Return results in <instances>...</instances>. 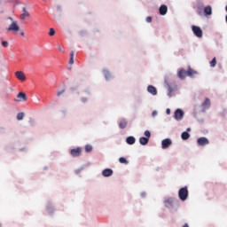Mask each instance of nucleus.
Instances as JSON below:
<instances>
[{
  "mask_svg": "<svg viewBox=\"0 0 227 227\" xmlns=\"http://www.w3.org/2000/svg\"><path fill=\"white\" fill-rule=\"evenodd\" d=\"M163 203L164 207L172 214L178 210V200L173 197L165 198Z\"/></svg>",
  "mask_w": 227,
  "mask_h": 227,
  "instance_id": "1",
  "label": "nucleus"
},
{
  "mask_svg": "<svg viewBox=\"0 0 227 227\" xmlns=\"http://www.w3.org/2000/svg\"><path fill=\"white\" fill-rule=\"evenodd\" d=\"M6 20H10L11 24L6 28V31H12L13 33H19L20 31V27H19V24L16 20H13V18L8 17Z\"/></svg>",
  "mask_w": 227,
  "mask_h": 227,
  "instance_id": "2",
  "label": "nucleus"
},
{
  "mask_svg": "<svg viewBox=\"0 0 227 227\" xmlns=\"http://www.w3.org/2000/svg\"><path fill=\"white\" fill-rule=\"evenodd\" d=\"M178 198L181 201H187V198H189V189L187 186L179 189Z\"/></svg>",
  "mask_w": 227,
  "mask_h": 227,
  "instance_id": "3",
  "label": "nucleus"
},
{
  "mask_svg": "<svg viewBox=\"0 0 227 227\" xmlns=\"http://www.w3.org/2000/svg\"><path fill=\"white\" fill-rule=\"evenodd\" d=\"M144 136H145V137H141L139 138V144L142 146H146V145H148V143H150V137H152V132H150V130H145L144 132Z\"/></svg>",
  "mask_w": 227,
  "mask_h": 227,
  "instance_id": "4",
  "label": "nucleus"
},
{
  "mask_svg": "<svg viewBox=\"0 0 227 227\" xmlns=\"http://www.w3.org/2000/svg\"><path fill=\"white\" fill-rule=\"evenodd\" d=\"M165 88L168 90V97L171 98L173 97L172 93H175L178 90V87L175 84L171 85L168 83V81L165 80Z\"/></svg>",
  "mask_w": 227,
  "mask_h": 227,
  "instance_id": "5",
  "label": "nucleus"
},
{
  "mask_svg": "<svg viewBox=\"0 0 227 227\" xmlns=\"http://www.w3.org/2000/svg\"><path fill=\"white\" fill-rule=\"evenodd\" d=\"M192 31L197 38H203V29L196 25L192 26Z\"/></svg>",
  "mask_w": 227,
  "mask_h": 227,
  "instance_id": "6",
  "label": "nucleus"
},
{
  "mask_svg": "<svg viewBox=\"0 0 227 227\" xmlns=\"http://www.w3.org/2000/svg\"><path fill=\"white\" fill-rule=\"evenodd\" d=\"M184 116H185V113L182 108H177L174 112V118L176 121H182V120H184Z\"/></svg>",
  "mask_w": 227,
  "mask_h": 227,
  "instance_id": "7",
  "label": "nucleus"
},
{
  "mask_svg": "<svg viewBox=\"0 0 227 227\" xmlns=\"http://www.w3.org/2000/svg\"><path fill=\"white\" fill-rule=\"evenodd\" d=\"M71 157H81V153H82V147H76L74 149H71L69 151Z\"/></svg>",
  "mask_w": 227,
  "mask_h": 227,
  "instance_id": "8",
  "label": "nucleus"
},
{
  "mask_svg": "<svg viewBox=\"0 0 227 227\" xmlns=\"http://www.w3.org/2000/svg\"><path fill=\"white\" fill-rule=\"evenodd\" d=\"M198 146H207V145H210V141L207 137H200L197 139Z\"/></svg>",
  "mask_w": 227,
  "mask_h": 227,
  "instance_id": "9",
  "label": "nucleus"
},
{
  "mask_svg": "<svg viewBox=\"0 0 227 227\" xmlns=\"http://www.w3.org/2000/svg\"><path fill=\"white\" fill-rule=\"evenodd\" d=\"M196 6L198 15H203V9L205 8V4H203V0H197Z\"/></svg>",
  "mask_w": 227,
  "mask_h": 227,
  "instance_id": "10",
  "label": "nucleus"
},
{
  "mask_svg": "<svg viewBox=\"0 0 227 227\" xmlns=\"http://www.w3.org/2000/svg\"><path fill=\"white\" fill-rule=\"evenodd\" d=\"M172 145H173V141L171 140V138H164L161 141L162 150H168V148H169V146H171Z\"/></svg>",
  "mask_w": 227,
  "mask_h": 227,
  "instance_id": "11",
  "label": "nucleus"
},
{
  "mask_svg": "<svg viewBox=\"0 0 227 227\" xmlns=\"http://www.w3.org/2000/svg\"><path fill=\"white\" fill-rule=\"evenodd\" d=\"M102 74H103V75L105 77V80L106 82L112 81V79H114L113 74L107 68H103Z\"/></svg>",
  "mask_w": 227,
  "mask_h": 227,
  "instance_id": "12",
  "label": "nucleus"
},
{
  "mask_svg": "<svg viewBox=\"0 0 227 227\" xmlns=\"http://www.w3.org/2000/svg\"><path fill=\"white\" fill-rule=\"evenodd\" d=\"M210 98H206L204 102L201 104V107H202V113H207V109H210Z\"/></svg>",
  "mask_w": 227,
  "mask_h": 227,
  "instance_id": "13",
  "label": "nucleus"
},
{
  "mask_svg": "<svg viewBox=\"0 0 227 227\" xmlns=\"http://www.w3.org/2000/svg\"><path fill=\"white\" fill-rule=\"evenodd\" d=\"M17 98L18 99H14L15 102H26V100H27V95L25 92L21 91L18 93Z\"/></svg>",
  "mask_w": 227,
  "mask_h": 227,
  "instance_id": "14",
  "label": "nucleus"
},
{
  "mask_svg": "<svg viewBox=\"0 0 227 227\" xmlns=\"http://www.w3.org/2000/svg\"><path fill=\"white\" fill-rule=\"evenodd\" d=\"M177 77L181 81H184V79H185V77H187V71L184 68L179 69L177 72Z\"/></svg>",
  "mask_w": 227,
  "mask_h": 227,
  "instance_id": "15",
  "label": "nucleus"
},
{
  "mask_svg": "<svg viewBox=\"0 0 227 227\" xmlns=\"http://www.w3.org/2000/svg\"><path fill=\"white\" fill-rule=\"evenodd\" d=\"M46 211L50 215L54 214V206L52 205V201L49 200L46 204Z\"/></svg>",
  "mask_w": 227,
  "mask_h": 227,
  "instance_id": "16",
  "label": "nucleus"
},
{
  "mask_svg": "<svg viewBox=\"0 0 227 227\" xmlns=\"http://www.w3.org/2000/svg\"><path fill=\"white\" fill-rule=\"evenodd\" d=\"M113 169L112 168H105L102 171V176H104L105 178H109V176H113Z\"/></svg>",
  "mask_w": 227,
  "mask_h": 227,
  "instance_id": "17",
  "label": "nucleus"
},
{
  "mask_svg": "<svg viewBox=\"0 0 227 227\" xmlns=\"http://www.w3.org/2000/svg\"><path fill=\"white\" fill-rule=\"evenodd\" d=\"M202 12L205 15V17H210L212 15V6L211 5H207L202 9Z\"/></svg>",
  "mask_w": 227,
  "mask_h": 227,
  "instance_id": "18",
  "label": "nucleus"
},
{
  "mask_svg": "<svg viewBox=\"0 0 227 227\" xmlns=\"http://www.w3.org/2000/svg\"><path fill=\"white\" fill-rule=\"evenodd\" d=\"M186 75L188 77L193 78L194 75H198V73L196 70L192 69L191 67H188L187 71H186Z\"/></svg>",
  "mask_w": 227,
  "mask_h": 227,
  "instance_id": "19",
  "label": "nucleus"
},
{
  "mask_svg": "<svg viewBox=\"0 0 227 227\" xmlns=\"http://www.w3.org/2000/svg\"><path fill=\"white\" fill-rule=\"evenodd\" d=\"M159 13L162 16L166 15L168 13V5L161 4L159 8Z\"/></svg>",
  "mask_w": 227,
  "mask_h": 227,
  "instance_id": "20",
  "label": "nucleus"
},
{
  "mask_svg": "<svg viewBox=\"0 0 227 227\" xmlns=\"http://www.w3.org/2000/svg\"><path fill=\"white\" fill-rule=\"evenodd\" d=\"M147 91H148V93H150V95H153V97H155V95H157V88L153 85H149L147 87Z\"/></svg>",
  "mask_w": 227,
  "mask_h": 227,
  "instance_id": "21",
  "label": "nucleus"
},
{
  "mask_svg": "<svg viewBox=\"0 0 227 227\" xmlns=\"http://www.w3.org/2000/svg\"><path fill=\"white\" fill-rule=\"evenodd\" d=\"M129 124V122L127 121V119L125 118H121L120 121H119V129H127V125Z\"/></svg>",
  "mask_w": 227,
  "mask_h": 227,
  "instance_id": "22",
  "label": "nucleus"
},
{
  "mask_svg": "<svg viewBox=\"0 0 227 227\" xmlns=\"http://www.w3.org/2000/svg\"><path fill=\"white\" fill-rule=\"evenodd\" d=\"M23 13L20 16V20H26V17H29V12H27V9L26 7L22 8Z\"/></svg>",
  "mask_w": 227,
  "mask_h": 227,
  "instance_id": "23",
  "label": "nucleus"
},
{
  "mask_svg": "<svg viewBox=\"0 0 227 227\" xmlns=\"http://www.w3.org/2000/svg\"><path fill=\"white\" fill-rule=\"evenodd\" d=\"M15 75L19 81H26V74L22 71H17Z\"/></svg>",
  "mask_w": 227,
  "mask_h": 227,
  "instance_id": "24",
  "label": "nucleus"
},
{
  "mask_svg": "<svg viewBox=\"0 0 227 227\" xmlns=\"http://www.w3.org/2000/svg\"><path fill=\"white\" fill-rule=\"evenodd\" d=\"M127 145H136V137L134 136H129L126 138Z\"/></svg>",
  "mask_w": 227,
  "mask_h": 227,
  "instance_id": "25",
  "label": "nucleus"
},
{
  "mask_svg": "<svg viewBox=\"0 0 227 227\" xmlns=\"http://www.w3.org/2000/svg\"><path fill=\"white\" fill-rule=\"evenodd\" d=\"M189 137H191V134H189V132H187V131H184L181 134V139H183V141H187V139H189Z\"/></svg>",
  "mask_w": 227,
  "mask_h": 227,
  "instance_id": "26",
  "label": "nucleus"
},
{
  "mask_svg": "<svg viewBox=\"0 0 227 227\" xmlns=\"http://www.w3.org/2000/svg\"><path fill=\"white\" fill-rule=\"evenodd\" d=\"M60 118H67V114H68V110L62 109L59 111Z\"/></svg>",
  "mask_w": 227,
  "mask_h": 227,
  "instance_id": "27",
  "label": "nucleus"
},
{
  "mask_svg": "<svg viewBox=\"0 0 227 227\" xmlns=\"http://www.w3.org/2000/svg\"><path fill=\"white\" fill-rule=\"evenodd\" d=\"M85 152L86 153H90V152H93V145L88 144L85 145Z\"/></svg>",
  "mask_w": 227,
  "mask_h": 227,
  "instance_id": "28",
  "label": "nucleus"
},
{
  "mask_svg": "<svg viewBox=\"0 0 227 227\" xmlns=\"http://www.w3.org/2000/svg\"><path fill=\"white\" fill-rule=\"evenodd\" d=\"M119 162H120L121 164H125L126 166L129 164V160H128V159L125 158V157H120V158H119Z\"/></svg>",
  "mask_w": 227,
  "mask_h": 227,
  "instance_id": "29",
  "label": "nucleus"
},
{
  "mask_svg": "<svg viewBox=\"0 0 227 227\" xmlns=\"http://www.w3.org/2000/svg\"><path fill=\"white\" fill-rule=\"evenodd\" d=\"M5 150L7 152H13L15 150V146L12 144H9L5 146Z\"/></svg>",
  "mask_w": 227,
  "mask_h": 227,
  "instance_id": "30",
  "label": "nucleus"
},
{
  "mask_svg": "<svg viewBox=\"0 0 227 227\" xmlns=\"http://www.w3.org/2000/svg\"><path fill=\"white\" fill-rule=\"evenodd\" d=\"M24 116H26V114H24V112H20L17 114V120L20 121L21 120H24Z\"/></svg>",
  "mask_w": 227,
  "mask_h": 227,
  "instance_id": "31",
  "label": "nucleus"
},
{
  "mask_svg": "<svg viewBox=\"0 0 227 227\" xmlns=\"http://www.w3.org/2000/svg\"><path fill=\"white\" fill-rule=\"evenodd\" d=\"M215 65H217V59H215V57H214L212 59V60L210 61V67L211 68H214L215 67Z\"/></svg>",
  "mask_w": 227,
  "mask_h": 227,
  "instance_id": "32",
  "label": "nucleus"
},
{
  "mask_svg": "<svg viewBox=\"0 0 227 227\" xmlns=\"http://www.w3.org/2000/svg\"><path fill=\"white\" fill-rule=\"evenodd\" d=\"M74 51L70 52L69 65H74Z\"/></svg>",
  "mask_w": 227,
  "mask_h": 227,
  "instance_id": "33",
  "label": "nucleus"
},
{
  "mask_svg": "<svg viewBox=\"0 0 227 227\" xmlns=\"http://www.w3.org/2000/svg\"><path fill=\"white\" fill-rule=\"evenodd\" d=\"M63 12V8L61 7V5H57V13H59V15H61Z\"/></svg>",
  "mask_w": 227,
  "mask_h": 227,
  "instance_id": "34",
  "label": "nucleus"
},
{
  "mask_svg": "<svg viewBox=\"0 0 227 227\" xmlns=\"http://www.w3.org/2000/svg\"><path fill=\"white\" fill-rule=\"evenodd\" d=\"M2 47L7 48L10 46V43H8V41H2Z\"/></svg>",
  "mask_w": 227,
  "mask_h": 227,
  "instance_id": "35",
  "label": "nucleus"
},
{
  "mask_svg": "<svg viewBox=\"0 0 227 227\" xmlns=\"http://www.w3.org/2000/svg\"><path fill=\"white\" fill-rule=\"evenodd\" d=\"M79 35L80 36H86L88 35V30H81Z\"/></svg>",
  "mask_w": 227,
  "mask_h": 227,
  "instance_id": "36",
  "label": "nucleus"
},
{
  "mask_svg": "<svg viewBox=\"0 0 227 227\" xmlns=\"http://www.w3.org/2000/svg\"><path fill=\"white\" fill-rule=\"evenodd\" d=\"M49 35L50 36H54V35H56V30L54 28H50Z\"/></svg>",
  "mask_w": 227,
  "mask_h": 227,
  "instance_id": "37",
  "label": "nucleus"
},
{
  "mask_svg": "<svg viewBox=\"0 0 227 227\" xmlns=\"http://www.w3.org/2000/svg\"><path fill=\"white\" fill-rule=\"evenodd\" d=\"M81 102H82V104L88 103V98H86V97H82V98H81Z\"/></svg>",
  "mask_w": 227,
  "mask_h": 227,
  "instance_id": "38",
  "label": "nucleus"
},
{
  "mask_svg": "<svg viewBox=\"0 0 227 227\" xmlns=\"http://www.w3.org/2000/svg\"><path fill=\"white\" fill-rule=\"evenodd\" d=\"M77 90H78L77 86H75V87H70V88H69V91H71L72 93H74V91H77Z\"/></svg>",
  "mask_w": 227,
  "mask_h": 227,
  "instance_id": "39",
  "label": "nucleus"
},
{
  "mask_svg": "<svg viewBox=\"0 0 227 227\" xmlns=\"http://www.w3.org/2000/svg\"><path fill=\"white\" fill-rule=\"evenodd\" d=\"M66 90L62 89L61 90H59L57 93V97H59L60 95H63V93H65Z\"/></svg>",
  "mask_w": 227,
  "mask_h": 227,
  "instance_id": "40",
  "label": "nucleus"
},
{
  "mask_svg": "<svg viewBox=\"0 0 227 227\" xmlns=\"http://www.w3.org/2000/svg\"><path fill=\"white\" fill-rule=\"evenodd\" d=\"M157 114H159V112H157V110L153 111L152 116H153V118H155V116H157Z\"/></svg>",
  "mask_w": 227,
  "mask_h": 227,
  "instance_id": "41",
  "label": "nucleus"
},
{
  "mask_svg": "<svg viewBox=\"0 0 227 227\" xmlns=\"http://www.w3.org/2000/svg\"><path fill=\"white\" fill-rule=\"evenodd\" d=\"M86 95H91V92L90 91V89H86L83 90Z\"/></svg>",
  "mask_w": 227,
  "mask_h": 227,
  "instance_id": "42",
  "label": "nucleus"
},
{
  "mask_svg": "<svg viewBox=\"0 0 227 227\" xmlns=\"http://www.w3.org/2000/svg\"><path fill=\"white\" fill-rule=\"evenodd\" d=\"M141 198H146V192H142L140 193Z\"/></svg>",
  "mask_w": 227,
  "mask_h": 227,
  "instance_id": "43",
  "label": "nucleus"
},
{
  "mask_svg": "<svg viewBox=\"0 0 227 227\" xmlns=\"http://www.w3.org/2000/svg\"><path fill=\"white\" fill-rule=\"evenodd\" d=\"M81 171H82V168H78V169L74 170V173L76 175H79V173H81Z\"/></svg>",
  "mask_w": 227,
  "mask_h": 227,
  "instance_id": "44",
  "label": "nucleus"
},
{
  "mask_svg": "<svg viewBox=\"0 0 227 227\" xmlns=\"http://www.w3.org/2000/svg\"><path fill=\"white\" fill-rule=\"evenodd\" d=\"M146 22H148V23L152 22V16H148L146 18Z\"/></svg>",
  "mask_w": 227,
  "mask_h": 227,
  "instance_id": "45",
  "label": "nucleus"
},
{
  "mask_svg": "<svg viewBox=\"0 0 227 227\" xmlns=\"http://www.w3.org/2000/svg\"><path fill=\"white\" fill-rule=\"evenodd\" d=\"M166 114H171V109L167 108L166 109Z\"/></svg>",
  "mask_w": 227,
  "mask_h": 227,
  "instance_id": "46",
  "label": "nucleus"
},
{
  "mask_svg": "<svg viewBox=\"0 0 227 227\" xmlns=\"http://www.w3.org/2000/svg\"><path fill=\"white\" fill-rule=\"evenodd\" d=\"M59 51H60V52H63V49L61 48V46H58Z\"/></svg>",
  "mask_w": 227,
  "mask_h": 227,
  "instance_id": "47",
  "label": "nucleus"
},
{
  "mask_svg": "<svg viewBox=\"0 0 227 227\" xmlns=\"http://www.w3.org/2000/svg\"><path fill=\"white\" fill-rule=\"evenodd\" d=\"M20 152H26V148H20Z\"/></svg>",
  "mask_w": 227,
  "mask_h": 227,
  "instance_id": "48",
  "label": "nucleus"
},
{
  "mask_svg": "<svg viewBox=\"0 0 227 227\" xmlns=\"http://www.w3.org/2000/svg\"><path fill=\"white\" fill-rule=\"evenodd\" d=\"M15 4H20V2H19L18 0H15Z\"/></svg>",
  "mask_w": 227,
  "mask_h": 227,
  "instance_id": "49",
  "label": "nucleus"
},
{
  "mask_svg": "<svg viewBox=\"0 0 227 227\" xmlns=\"http://www.w3.org/2000/svg\"><path fill=\"white\" fill-rule=\"evenodd\" d=\"M186 132H191V128H187Z\"/></svg>",
  "mask_w": 227,
  "mask_h": 227,
  "instance_id": "50",
  "label": "nucleus"
},
{
  "mask_svg": "<svg viewBox=\"0 0 227 227\" xmlns=\"http://www.w3.org/2000/svg\"><path fill=\"white\" fill-rule=\"evenodd\" d=\"M21 36H25L24 32H20Z\"/></svg>",
  "mask_w": 227,
  "mask_h": 227,
  "instance_id": "51",
  "label": "nucleus"
},
{
  "mask_svg": "<svg viewBox=\"0 0 227 227\" xmlns=\"http://www.w3.org/2000/svg\"><path fill=\"white\" fill-rule=\"evenodd\" d=\"M183 227H189V224L185 223Z\"/></svg>",
  "mask_w": 227,
  "mask_h": 227,
  "instance_id": "52",
  "label": "nucleus"
},
{
  "mask_svg": "<svg viewBox=\"0 0 227 227\" xmlns=\"http://www.w3.org/2000/svg\"><path fill=\"white\" fill-rule=\"evenodd\" d=\"M9 3H13V0H8Z\"/></svg>",
  "mask_w": 227,
  "mask_h": 227,
  "instance_id": "53",
  "label": "nucleus"
},
{
  "mask_svg": "<svg viewBox=\"0 0 227 227\" xmlns=\"http://www.w3.org/2000/svg\"><path fill=\"white\" fill-rule=\"evenodd\" d=\"M225 22H226V24H227V15L225 16Z\"/></svg>",
  "mask_w": 227,
  "mask_h": 227,
  "instance_id": "54",
  "label": "nucleus"
},
{
  "mask_svg": "<svg viewBox=\"0 0 227 227\" xmlns=\"http://www.w3.org/2000/svg\"><path fill=\"white\" fill-rule=\"evenodd\" d=\"M48 169V168L47 167H44V170H47Z\"/></svg>",
  "mask_w": 227,
  "mask_h": 227,
  "instance_id": "55",
  "label": "nucleus"
},
{
  "mask_svg": "<svg viewBox=\"0 0 227 227\" xmlns=\"http://www.w3.org/2000/svg\"><path fill=\"white\" fill-rule=\"evenodd\" d=\"M0 227H3V224L0 223Z\"/></svg>",
  "mask_w": 227,
  "mask_h": 227,
  "instance_id": "56",
  "label": "nucleus"
}]
</instances>
